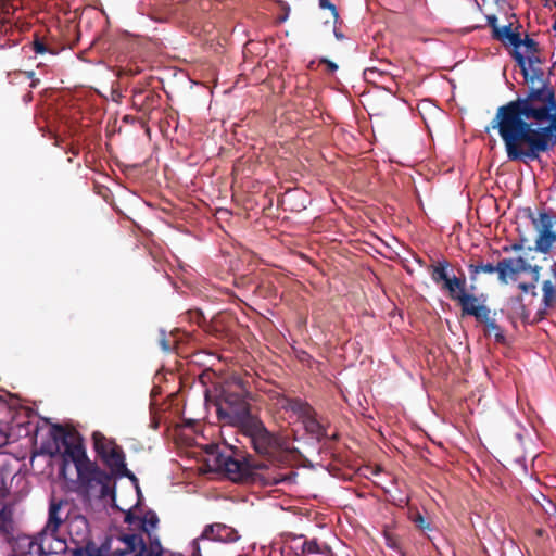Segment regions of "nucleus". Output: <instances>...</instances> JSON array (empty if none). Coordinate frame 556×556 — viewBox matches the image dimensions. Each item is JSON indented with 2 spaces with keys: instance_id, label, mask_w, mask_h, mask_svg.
<instances>
[{
  "instance_id": "nucleus-18",
  "label": "nucleus",
  "mask_w": 556,
  "mask_h": 556,
  "mask_svg": "<svg viewBox=\"0 0 556 556\" xmlns=\"http://www.w3.org/2000/svg\"><path fill=\"white\" fill-rule=\"evenodd\" d=\"M39 545V533L35 536L30 535H18L14 551L18 556H38L37 546Z\"/></svg>"
},
{
  "instance_id": "nucleus-7",
  "label": "nucleus",
  "mask_w": 556,
  "mask_h": 556,
  "mask_svg": "<svg viewBox=\"0 0 556 556\" xmlns=\"http://www.w3.org/2000/svg\"><path fill=\"white\" fill-rule=\"evenodd\" d=\"M429 273L432 281L454 302L467 291L465 274L462 269L458 270V276L453 274L451 263L445 258L430 265Z\"/></svg>"
},
{
  "instance_id": "nucleus-32",
  "label": "nucleus",
  "mask_w": 556,
  "mask_h": 556,
  "mask_svg": "<svg viewBox=\"0 0 556 556\" xmlns=\"http://www.w3.org/2000/svg\"><path fill=\"white\" fill-rule=\"evenodd\" d=\"M33 50L37 54H43L45 52H48V51L52 52L38 35H35V38L33 41Z\"/></svg>"
},
{
  "instance_id": "nucleus-30",
  "label": "nucleus",
  "mask_w": 556,
  "mask_h": 556,
  "mask_svg": "<svg viewBox=\"0 0 556 556\" xmlns=\"http://www.w3.org/2000/svg\"><path fill=\"white\" fill-rule=\"evenodd\" d=\"M409 519L420 530H426V529L429 530L430 529V523L426 521V519L424 518L421 513L418 510L410 511Z\"/></svg>"
},
{
  "instance_id": "nucleus-2",
  "label": "nucleus",
  "mask_w": 556,
  "mask_h": 556,
  "mask_svg": "<svg viewBox=\"0 0 556 556\" xmlns=\"http://www.w3.org/2000/svg\"><path fill=\"white\" fill-rule=\"evenodd\" d=\"M138 505L125 513L124 522L128 525L127 532H121L117 540L124 544L122 552L132 556H163L164 548L159 535L154 532L160 523L156 513L152 509L142 515L135 513Z\"/></svg>"
},
{
  "instance_id": "nucleus-38",
  "label": "nucleus",
  "mask_w": 556,
  "mask_h": 556,
  "mask_svg": "<svg viewBox=\"0 0 556 556\" xmlns=\"http://www.w3.org/2000/svg\"><path fill=\"white\" fill-rule=\"evenodd\" d=\"M486 21H488V25L490 26V28L492 30V36H493L495 29L500 28V26L497 24V17H496V15H488Z\"/></svg>"
},
{
  "instance_id": "nucleus-14",
  "label": "nucleus",
  "mask_w": 556,
  "mask_h": 556,
  "mask_svg": "<svg viewBox=\"0 0 556 556\" xmlns=\"http://www.w3.org/2000/svg\"><path fill=\"white\" fill-rule=\"evenodd\" d=\"M66 541L58 536V532L41 530L39 532L38 556H49L64 553Z\"/></svg>"
},
{
  "instance_id": "nucleus-40",
  "label": "nucleus",
  "mask_w": 556,
  "mask_h": 556,
  "mask_svg": "<svg viewBox=\"0 0 556 556\" xmlns=\"http://www.w3.org/2000/svg\"><path fill=\"white\" fill-rule=\"evenodd\" d=\"M509 18H510V20H514V21H513V23H515V24H514V31H520V28H521L522 26H521V24L519 23V21H518V18H517V16H516V14H515V13H511Z\"/></svg>"
},
{
  "instance_id": "nucleus-6",
  "label": "nucleus",
  "mask_w": 556,
  "mask_h": 556,
  "mask_svg": "<svg viewBox=\"0 0 556 556\" xmlns=\"http://www.w3.org/2000/svg\"><path fill=\"white\" fill-rule=\"evenodd\" d=\"M52 430L54 432V440L59 441L64 448L62 455L63 463L60 468L61 475H65V469L70 462L74 464L76 471L91 462L86 453L83 438L77 431L68 430L62 425H53Z\"/></svg>"
},
{
  "instance_id": "nucleus-24",
  "label": "nucleus",
  "mask_w": 556,
  "mask_h": 556,
  "mask_svg": "<svg viewBox=\"0 0 556 556\" xmlns=\"http://www.w3.org/2000/svg\"><path fill=\"white\" fill-rule=\"evenodd\" d=\"M526 58V67L529 72V79H525L526 81L534 83L535 79L541 80L544 73L540 67H536L535 65L542 64L543 61L540 58L539 53H533L530 55L525 56Z\"/></svg>"
},
{
  "instance_id": "nucleus-19",
  "label": "nucleus",
  "mask_w": 556,
  "mask_h": 556,
  "mask_svg": "<svg viewBox=\"0 0 556 556\" xmlns=\"http://www.w3.org/2000/svg\"><path fill=\"white\" fill-rule=\"evenodd\" d=\"M281 407L286 410H291L299 416L302 420L309 414H313L314 408L305 401L299 397H281Z\"/></svg>"
},
{
  "instance_id": "nucleus-13",
  "label": "nucleus",
  "mask_w": 556,
  "mask_h": 556,
  "mask_svg": "<svg viewBox=\"0 0 556 556\" xmlns=\"http://www.w3.org/2000/svg\"><path fill=\"white\" fill-rule=\"evenodd\" d=\"M67 531L77 546H87L91 542L89 521L83 515H74L68 519Z\"/></svg>"
},
{
  "instance_id": "nucleus-5",
  "label": "nucleus",
  "mask_w": 556,
  "mask_h": 556,
  "mask_svg": "<svg viewBox=\"0 0 556 556\" xmlns=\"http://www.w3.org/2000/svg\"><path fill=\"white\" fill-rule=\"evenodd\" d=\"M236 428L238 433L248 440L253 451L264 458H271L281 448L280 438L277 433L269 431L257 415Z\"/></svg>"
},
{
  "instance_id": "nucleus-33",
  "label": "nucleus",
  "mask_w": 556,
  "mask_h": 556,
  "mask_svg": "<svg viewBox=\"0 0 556 556\" xmlns=\"http://www.w3.org/2000/svg\"><path fill=\"white\" fill-rule=\"evenodd\" d=\"M384 75V72L379 71L375 67L366 68L364 72L365 79L369 83L376 84L377 77H382Z\"/></svg>"
},
{
  "instance_id": "nucleus-25",
  "label": "nucleus",
  "mask_w": 556,
  "mask_h": 556,
  "mask_svg": "<svg viewBox=\"0 0 556 556\" xmlns=\"http://www.w3.org/2000/svg\"><path fill=\"white\" fill-rule=\"evenodd\" d=\"M477 321L485 326V334H494L496 342L503 343L505 341L501 326L491 317V311L486 313V317L477 319Z\"/></svg>"
},
{
  "instance_id": "nucleus-26",
  "label": "nucleus",
  "mask_w": 556,
  "mask_h": 556,
  "mask_svg": "<svg viewBox=\"0 0 556 556\" xmlns=\"http://www.w3.org/2000/svg\"><path fill=\"white\" fill-rule=\"evenodd\" d=\"M468 270L470 275V280L476 281L478 278V275L481 273L484 274H494L500 270V262L496 265H493L492 263L483 264V263H471L468 265Z\"/></svg>"
},
{
  "instance_id": "nucleus-29",
  "label": "nucleus",
  "mask_w": 556,
  "mask_h": 556,
  "mask_svg": "<svg viewBox=\"0 0 556 556\" xmlns=\"http://www.w3.org/2000/svg\"><path fill=\"white\" fill-rule=\"evenodd\" d=\"M328 547L326 544H319L316 540H305L302 543V553L305 556H315L319 551Z\"/></svg>"
},
{
  "instance_id": "nucleus-34",
  "label": "nucleus",
  "mask_w": 556,
  "mask_h": 556,
  "mask_svg": "<svg viewBox=\"0 0 556 556\" xmlns=\"http://www.w3.org/2000/svg\"><path fill=\"white\" fill-rule=\"evenodd\" d=\"M319 7L321 9L330 10L334 20H337L339 17L336 5L333 3H331L329 0H319Z\"/></svg>"
},
{
  "instance_id": "nucleus-41",
  "label": "nucleus",
  "mask_w": 556,
  "mask_h": 556,
  "mask_svg": "<svg viewBox=\"0 0 556 556\" xmlns=\"http://www.w3.org/2000/svg\"><path fill=\"white\" fill-rule=\"evenodd\" d=\"M334 36L338 40H342L344 38L343 34L337 29H334Z\"/></svg>"
},
{
  "instance_id": "nucleus-31",
  "label": "nucleus",
  "mask_w": 556,
  "mask_h": 556,
  "mask_svg": "<svg viewBox=\"0 0 556 556\" xmlns=\"http://www.w3.org/2000/svg\"><path fill=\"white\" fill-rule=\"evenodd\" d=\"M521 46L526 48L527 55L539 53L540 51L539 43L528 35H526L525 38H521Z\"/></svg>"
},
{
  "instance_id": "nucleus-17",
  "label": "nucleus",
  "mask_w": 556,
  "mask_h": 556,
  "mask_svg": "<svg viewBox=\"0 0 556 556\" xmlns=\"http://www.w3.org/2000/svg\"><path fill=\"white\" fill-rule=\"evenodd\" d=\"M528 268L527 261L521 256L503 258L500 261L498 280L502 283H507V277H514L519 273L527 271Z\"/></svg>"
},
{
  "instance_id": "nucleus-9",
  "label": "nucleus",
  "mask_w": 556,
  "mask_h": 556,
  "mask_svg": "<svg viewBox=\"0 0 556 556\" xmlns=\"http://www.w3.org/2000/svg\"><path fill=\"white\" fill-rule=\"evenodd\" d=\"M529 217L533 226L539 230L535 250L543 254L549 253L553 244L556 242V231L553 230V227L556 225V216L549 212L541 211L538 217H534L530 211Z\"/></svg>"
},
{
  "instance_id": "nucleus-1",
  "label": "nucleus",
  "mask_w": 556,
  "mask_h": 556,
  "mask_svg": "<svg viewBox=\"0 0 556 556\" xmlns=\"http://www.w3.org/2000/svg\"><path fill=\"white\" fill-rule=\"evenodd\" d=\"M497 130L510 162L541 161L556 147V96L552 86L531 87L497 108L485 132Z\"/></svg>"
},
{
  "instance_id": "nucleus-20",
  "label": "nucleus",
  "mask_w": 556,
  "mask_h": 556,
  "mask_svg": "<svg viewBox=\"0 0 556 556\" xmlns=\"http://www.w3.org/2000/svg\"><path fill=\"white\" fill-rule=\"evenodd\" d=\"M0 535L11 542L14 539V520L12 511L5 506L0 508Z\"/></svg>"
},
{
  "instance_id": "nucleus-37",
  "label": "nucleus",
  "mask_w": 556,
  "mask_h": 556,
  "mask_svg": "<svg viewBox=\"0 0 556 556\" xmlns=\"http://www.w3.org/2000/svg\"><path fill=\"white\" fill-rule=\"evenodd\" d=\"M319 63L320 64H325L327 66V71L329 73H331V74L334 73L338 70V65L334 62H332V61H330V60H328L326 58H321L319 60Z\"/></svg>"
},
{
  "instance_id": "nucleus-42",
  "label": "nucleus",
  "mask_w": 556,
  "mask_h": 556,
  "mask_svg": "<svg viewBox=\"0 0 556 556\" xmlns=\"http://www.w3.org/2000/svg\"><path fill=\"white\" fill-rule=\"evenodd\" d=\"M519 288H520L521 290L526 291V292L528 291V285H527V283H520V285H519Z\"/></svg>"
},
{
  "instance_id": "nucleus-43",
  "label": "nucleus",
  "mask_w": 556,
  "mask_h": 556,
  "mask_svg": "<svg viewBox=\"0 0 556 556\" xmlns=\"http://www.w3.org/2000/svg\"><path fill=\"white\" fill-rule=\"evenodd\" d=\"M3 401L2 396L0 395V402Z\"/></svg>"
},
{
  "instance_id": "nucleus-21",
  "label": "nucleus",
  "mask_w": 556,
  "mask_h": 556,
  "mask_svg": "<svg viewBox=\"0 0 556 556\" xmlns=\"http://www.w3.org/2000/svg\"><path fill=\"white\" fill-rule=\"evenodd\" d=\"M302 422L305 427V430L316 439L320 440L327 437V429L321 422L318 421L315 409L313 410V414H309L307 417L302 419Z\"/></svg>"
},
{
  "instance_id": "nucleus-15",
  "label": "nucleus",
  "mask_w": 556,
  "mask_h": 556,
  "mask_svg": "<svg viewBox=\"0 0 556 556\" xmlns=\"http://www.w3.org/2000/svg\"><path fill=\"white\" fill-rule=\"evenodd\" d=\"M202 539L219 541L224 543H232L239 539L238 531L225 523H212L204 528Z\"/></svg>"
},
{
  "instance_id": "nucleus-22",
  "label": "nucleus",
  "mask_w": 556,
  "mask_h": 556,
  "mask_svg": "<svg viewBox=\"0 0 556 556\" xmlns=\"http://www.w3.org/2000/svg\"><path fill=\"white\" fill-rule=\"evenodd\" d=\"M92 442L94 452L98 457L102 454H106L111 448H114L118 445L113 439L106 438L99 431L92 433Z\"/></svg>"
},
{
  "instance_id": "nucleus-28",
  "label": "nucleus",
  "mask_w": 556,
  "mask_h": 556,
  "mask_svg": "<svg viewBox=\"0 0 556 556\" xmlns=\"http://www.w3.org/2000/svg\"><path fill=\"white\" fill-rule=\"evenodd\" d=\"M543 302L546 306H552L556 300V288L551 280H545L542 286Z\"/></svg>"
},
{
  "instance_id": "nucleus-35",
  "label": "nucleus",
  "mask_w": 556,
  "mask_h": 556,
  "mask_svg": "<svg viewBox=\"0 0 556 556\" xmlns=\"http://www.w3.org/2000/svg\"><path fill=\"white\" fill-rule=\"evenodd\" d=\"M0 8L5 15L16 10V7L12 3V0H0Z\"/></svg>"
},
{
  "instance_id": "nucleus-8",
  "label": "nucleus",
  "mask_w": 556,
  "mask_h": 556,
  "mask_svg": "<svg viewBox=\"0 0 556 556\" xmlns=\"http://www.w3.org/2000/svg\"><path fill=\"white\" fill-rule=\"evenodd\" d=\"M215 467L235 482H247L253 479L254 470L262 468V465L254 462L251 456L239 459L230 454L217 453Z\"/></svg>"
},
{
  "instance_id": "nucleus-10",
  "label": "nucleus",
  "mask_w": 556,
  "mask_h": 556,
  "mask_svg": "<svg viewBox=\"0 0 556 556\" xmlns=\"http://www.w3.org/2000/svg\"><path fill=\"white\" fill-rule=\"evenodd\" d=\"M513 21H509L508 24L504 26H500L498 29H495L492 38L496 41H500L504 46L513 47L511 56L520 67L521 74L525 79H529V72L526 67V58L525 54L519 51L521 47V33L514 31Z\"/></svg>"
},
{
  "instance_id": "nucleus-4",
  "label": "nucleus",
  "mask_w": 556,
  "mask_h": 556,
  "mask_svg": "<svg viewBox=\"0 0 556 556\" xmlns=\"http://www.w3.org/2000/svg\"><path fill=\"white\" fill-rule=\"evenodd\" d=\"M76 493L86 501L104 500L116 495V479L113 473L91 460L76 471Z\"/></svg>"
},
{
  "instance_id": "nucleus-39",
  "label": "nucleus",
  "mask_w": 556,
  "mask_h": 556,
  "mask_svg": "<svg viewBox=\"0 0 556 556\" xmlns=\"http://www.w3.org/2000/svg\"><path fill=\"white\" fill-rule=\"evenodd\" d=\"M295 475L296 473L294 471H291L288 477L274 478V484H278V483L285 482L287 480H291L293 477H295Z\"/></svg>"
},
{
  "instance_id": "nucleus-11",
  "label": "nucleus",
  "mask_w": 556,
  "mask_h": 556,
  "mask_svg": "<svg viewBox=\"0 0 556 556\" xmlns=\"http://www.w3.org/2000/svg\"><path fill=\"white\" fill-rule=\"evenodd\" d=\"M99 458L106 466L108 471L113 473L115 477L128 478L135 483L138 482L137 477L126 466L125 453L122 446L117 445L116 447L111 448L106 454L100 455Z\"/></svg>"
},
{
  "instance_id": "nucleus-27",
  "label": "nucleus",
  "mask_w": 556,
  "mask_h": 556,
  "mask_svg": "<svg viewBox=\"0 0 556 556\" xmlns=\"http://www.w3.org/2000/svg\"><path fill=\"white\" fill-rule=\"evenodd\" d=\"M179 333L178 330L176 331H170L168 334L166 333L165 330H161L160 331V346L161 349L164 351V352H172L176 349L177 346V343H178V339H177V334Z\"/></svg>"
},
{
  "instance_id": "nucleus-23",
  "label": "nucleus",
  "mask_w": 556,
  "mask_h": 556,
  "mask_svg": "<svg viewBox=\"0 0 556 556\" xmlns=\"http://www.w3.org/2000/svg\"><path fill=\"white\" fill-rule=\"evenodd\" d=\"M92 442L94 452L98 457L102 454H106L111 448H114L118 445L113 439L106 438L99 431L92 433Z\"/></svg>"
},
{
  "instance_id": "nucleus-16",
  "label": "nucleus",
  "mask_w": 556,
  "mask_h": 556,
  "mask_svg": "<svg viewBox=\"0 0 556 556\" xmlns=\"http://www.w3.org/2000/svg\"><path fill=\"white\" fill-rule=\"evenodd\" d=\"M65 506H67L66 501H55L54 498L51 500L49 506L48 521L42 530H46V532H59L60 527L65 521H68V519L71 518L67 513L64 514L63 511V508Z\"/></svg>"
},
{
  "instance_id": "nucleus-3",
  "label": "nucleus",
  "mask_w": 556,
  "mask_h": 556,
  "mask_svg": "<svg viewBox=\"0 0 556 556\" xmlns=\"http://www.w3.org/2000/svg\"><path fill=\"white\" fill-rule=\"evenodd\" d=\"M252 400L249 382L239 376H231L220 391L216 409L218 419L238 427L255 415L251 409Z\"/></svg>"
},
{
  "instance_id": "nucleus-36",
  "label": "nucleus",
  "mask_w": 556,
  "mask_h": 556,
  "mask_svg": "<svg viewBox=\"0 0 556 556\" xmlns=\"http://www.w3.org/2000/svg\"><path fill=\"white\" fill-rule=\"evenodd\" d=\"M13 29L12 23L9 18L2 17L0 20V33L8 34Z\"/></svg>"
},
{
  "instance_id": "nucleus-12",
  "label": "nucleus",
  "mask_w": 556,
  "mask_h": 556,
  "mask_svg": "<svg viewBox=\"0 0 556 556\" xmlns=\"http://www.w3.org/2000/svg\"><path fill=\"white\" fill-rule=\"evenodd\" d=\"M484 295L480 296L475 295L466 291L464 294L458 296L456 303L460 306L463 316H472L477 319L486 317V313L490 312V308L484 304Z\"/></svg>"
}]
</instances>
